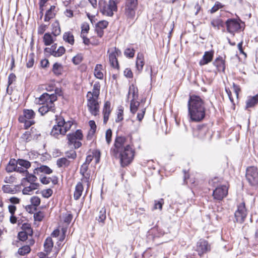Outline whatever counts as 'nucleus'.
Masks as SVG:
<instances>
[{"instance_id": "21", "label": "nucleus", "mask_w": 258, "mask_h": 258, "mask_svg": "<svg viewBox=\"0 0 258 258\" xmlns=\"http://www.w3.org/2000/svg\"><path fill=\"white\" fill-rule=\"evenodd\" d=\"M258 103V94L254 96H249L246 101L245 109L254 107Z\"/></svg>"}, {"instance_id": "32", "label": "nucleus", "mask_w": 258, "mask_h": 258, "mask_svg": "<svg viewBox=\"0 0 258 258\" xmlns=\"http://www.w3.org/2000/svg\"><path fill=\"white\" fill-rule=\"evenodd\" d=\"M102 69V66L101 64H97L96 65L94 70V75L97 78L99 79H102L103 78V74L101 72Z\"/></svg>"}, {"instance_id": "58", "label": "nucleus", "mask_w": 258, "mask_h": 258, "mask_svg": "<svg viewBox=\"0 0 258 258\" xmlns=\"http://www.w3.org/2000/svg\"><path fill=\"white\" fill-rule=\"evenodd\" d=\"M116 1L117 0H109L108 4L107 5L113 12H116L117 10Z\"/></svg>"}, {"instance_id": "56", "label": "nucleus", "mask_w": 258, "mask_h": 258, "mask_svg": "<svg viewBox=\"0 0 258 258\" xmlns=\"http://www.w3.org/2000/svg\"><path fill=\"white\" fill-rule=\"evenodd\" d=\"M65 155L68 158L73 160L75 159L77 157V153L74 150H70L66 152Z\"/></svg>"}, {"instance_id": "33", "label": "nucleus", "mask_w": 258, "mask_h": 258, "mask_svg": "<svg viewBox=\"0 0 258 258\" xmlns=\"http://www.w3.org/2000/svg\"><path fill=\"white\" fill-rule=\"evenodd\" d=\"M37 179V177L33 174H30L27 170H26V177L22 179V181L26 180L28 182H34Z\"/></svg>"}, {"instance_id": "54", "label": "nucleus", "mask_w": 258, "mask_h": 258, "mask_svg": "<svg viewBox=\"0 0 258 258\" xmlns=\"http://www.w3.org/2000/svg\"><path fill=\"white\" fill-rule=\"evenodd\" d=\"M44 214L43 212L39 211L34 214V219L35 221L40 222L44 218Z\"/></svg>"}, {"instance_id": "35", "label": "nucleus", "mask_w": 258, "mask_h": 258, "mask_svg": "<svg viewBox=\"0 0 258 258\" xmlns=\"http://www.w3.org/2000/svg\"><path fill=\"white\" fill-rule=\"evenodd\" d=\"M100 11L103 15L111 17L113 15V11L110 9L108 5H104L101 8Z\"/></svg>"}, {"instance_id": "14", "label": "nucleus", "mask_w": 258, "mask_h": 258, "mask_svg": "<svg viewBox=\"0 0 258 258\" xmlns=\"http://www.w3.org/2000/svg\"><path fill=\"white\" fill-rule=\"evenodd\" d=\"M83 135L81 130H77L75 133L73 134H69L67 135L68 140V144L69 145L73 144L77 140H82Z\"/></svg>"}, {"instance_id": "8", "label": "nucleus", "mask_w": 258, "mask_h": 258, "mask_svg": "<svg viewBox=\"0 0 258 258\" xmlns=\"http://www.w3.org/2000/svg\"><path fill=\"white\" fill-rule=\"evenodd\" d=\"M246 177L251 185H258V169L253 166L248 168Z\"/></svg>"}, {"instance_id": "18", "label": "nucleus", "mask_w": 258, "mask_h": 258, "mask_svg": "<svg viewBox=\"0 0 258 258\" xmlns=\"http://www.w3.org/2000/svg\"><path fill=\"white\" fill-rule=\"evenodd\" d=\"M213 65L216 67L218 72H224L225 69V60L219 56L217 57L213 62Z\"/></svg>"}, {"instance_id": "47", "label": "nucleus", "mask_w": 258, "mask_h": 258, "mask_svg": "<svg viewBox=\"0 0 258 258\" xmlns=\"http://www.w3.org/2000/svg\"><path fill=\"white\" fill-rule=\"evenodd\" d=\"M34 63V54L32 53H30L28 57V61L26 63V67L28 68H31L33 66Z\"/></svg>"}, {"instance_id": "7", "label": "nucleus", "mask_w": 258, "mask_h": 258, "mask_svg": "<svg viewBox=\"0 0 258 258\" xmlns=\"http://www.w3.org/2000/svg\"><path fill=\"white\" fill-rule=\"evenodd\" d=\"M247 212L244 202L237 206V210L234 213L235 221L240 223H243L247 216Z\"/></svg>"}, {"instance_id": "41", "label": "nucleus", "mask_w": 258, "mask_h": 258, "mask_svg": "<svg viewBox=\"0 0 258 258\" xmlns=\"http://www.w3.org/2000/svg\"><path fill=\"white\" fill-rule=\"evenodd\" d=\"M164 203L163 199H160L159 200L154 201V205L153 207V210L159 209L161 210L162 209V206Z\"/></svg>"}, {"instance_id": "43", "label": "nucleus", "mask_w": 258, "mask_h": 258, "mask_svg": "<svg viewBox=\"0 0 258 258\" xmlns=\"http://www.w3.org/2000/svg\"><path fill=\"white\" fill-rule=\"evenodd\" d=\"M52 71L55 75L58 76L61 74V65L55 62L53 65Z\"/></svg>"}, {"instance_id": "64", "label": "nucleus", "mask_w": 258, "mask_h": 258, "mask_svg": "<svg viewBox=\"0 0 258 258\" xmlns=\"http://www.w3.org/2000/svg\"><path fill=\"white\" fill-rule=\"evenodd\" d=\"M24 120L25 121L20 122L24 124V127L25 129L28 128L35 123L33 120L24 119Z\"/></svg>"}, {"instance_id": "38", "label": "nucleus", "mask_w": 258, "mask_h": 258, "mask_svg": "<svg viewBox=\"0 0 258 258\" xmlns=\"http://www.w3.org/2000/svg\"><path fill=\"white\" fill-rule=\"evenodd\" d=\"M49 94L44 93L42 94L39 98V103L41 104H49L48 102Z\"/></svg>"}, {"instance_id": "36", "label": "nucleus", "mask_w": 258, "mask_h": 258, "mask_svg": "<svg viewBox=\"0 0 258 258\" xmlns=\"http://www.w3.org/2000/svg\"><path fill=\"white\" fill-rule=\"evenodd\" d=\"M43 42L45 45H51L54 41L52 36L49 33H46L43 36Z\"/></svg>"}, {"instance_id": "61", "label": "nucleus", "mask_w": 258, "mask_h": 258, "mask_svg": "<svg viewBox=\"0 0 258 258\" xmlns=\"http://www.w3.org/2000/svg\"><path fill=\"white\" fill-rule=\"evenodd\" d=\"M124 55L130 58H132L135 55V50L134 49L126 48L124 52Z\"/></svg>"}, {"instance_id": "34", "label": "nucleus", "mask_w": 258, "mask_h": 258, "mask_svg": "<svg viewBox=\"0 0 258 258\" xmlns=\"http://www.w3.org/2000/svg\"><path fill=\"white\" fill-rule=\"evenodd\" d=\"M140 104V102L136 101V100H131L130 103V111L133 114H135L137 111Z\"/></svg>"}, {"instance_id": "37", "label": "nucleus", "mask_w": 258, "mask_h": 258, "mask_svg": "<svg viewBox=\"0 0 258 258\" xmlns=\"http://www.w3.org/2000/svg\"><path fill=\"white\" fill-rule=\"evenodd\" d=\"M35 170H39L41 172L47 174H49L52 172V170L49 167L46 165H42L39 168H35L34 171V173L35 174L36 173Z\"/></svg>"}, {"instance_id": "49", "label": "nucleus", "mask_w": 258, "mask_h": 258, "mask_svg": "<svg viewBox=\"0 0 258 258\" xmlns=\"http://www.w3.org/2000/svg\"><path fill=\"white\" fill-rule=\"evenodd\" d=\"M83 56L82 54H78L76 56L73 57L72 62L75 64H79L83 60Z\"/></svg>"}, {"instance_id": "50", "label": "nucleus", "mask_w": 258, "mask_h": 258, "mask_svg": "<svg viewBox=\"0 0 258 258\" xmlns=\"http://www.w3.org/2000/svg\"><path fill=\"white\" fill-rule=\"evenodd\" d=\"M123 109L122 106L118 107V111H117V118L115 119V121L116 122H118L123 120Z\"/></svg>"}, {"instance_id": "30", "label": "nucleus", "mask_w": 258, "mask_h": 258, "mask_svg": "<svg viewBox=\"0 0 258 258\" xmlns=\"http://www.w3.org/2000/svg\"><path fill=\"white\" fill-rule=\"evenodd\" d=\"M70 161L65 157L59 158L56 161V165L59 168L67 167L70 165Z\"/></svg>"}, {"instance_id": "62", "label": "nucleus", "mask_w": 258, "mask_h": 258, "mask_svg": "<svg viewBox=\"0 0 258 258\" xmlns=\"http://www.w3.org/2000/svg\"><path fill=\"white\" fill-rule=\"evenodd\" d=\"M81 33L82 35H83L84 34H87L88 33L89 30V25L87 23H84L81 26Z\"/></svg>"}, {"instance_id": "52", "label": "nucleus", "mask_w": 258, "mask_h": 258, "mask_svg": "<svg viewBox=\"0 0 258 258\" xmlns=\"http://www.w3.org/2000/svg\"><path fill=\"white\" fill-rule=\"evenodd\" d=\"M31 204L36 208L40 204L41 200L37 196H33L31 198L30 200Z\"/></svg>"}, {"instance_id": "51", "label": "nucleus", "mask_w": 258, "mask_h": 258, "mask_svg": "<svg viewBox=\"0 0 258 258\" xmlns=\"http://www.w3.org/2000/svg\"><path fill=\"white\" fill-rule=\"evenodd\" d=\"M73 125V122L71 121H66L64 120V124L62 125V128L64 135L71 128Z\"/></svg>"}, {"instance_id": "1", "label": "nucleus", "mask_w": 258, "mask_h": 258, "mask_svg": "<svg viewBox=\"0 0 258 258\" xmlns=\"http://www.w3.org/2000/svg\"><path fill=\"white\" fill-rule=\"evenodd\" d=\"M127 137L116 136L113 146L110 149V154L116 159L119 158L122 167L128 165L133 160L135 151L128 144Z\"/></svg>"}, {"instance_id": "28", "label": "nucleus", "mask_w": 258, "mask_h": 258, "mask_svg": "<svg viewBox=\"0 0 258 258\" xmlns=\"http://www.w3.org/2000/svg\"><path fill=\"white\" fill-rule=\"evenodd\" d=\"M52 27V34L54 36H57L60 34V28L59 22L57 20H56L51 25Z\"/></svg>"}, {"instance_id": "17", "label": "nucleus", "mask_w": 258, "mask_h": 258, "mask_svg": "<svg viewBox=\"0 0 258 258\" xmlns=\"http://www.w3.org/2000/svg\"><path fill=\"white\" fill-rule=\"evenodd\" d=\"M100 84L99 82H96L93 87L92 91H89L87 94V97L92 96L93 98H98L100 94Z\"/></svg>"}, {"instance_id": "60", "label": "nucleus", "mask_w": 258, "mask_h": 258, "mask_svg": "<svg viewBox=\"0 0 258 258\" xmlns=\"http://www.w3.org/2000/svg\"><path fill=\"white\" fill-rule=\"evenodd\" d=\"M219 178L218 177H215L209 181V184L210 185L212 186L213 187H215L216 188L217 186H220L219 185Z\"/></svg>"}, {"instance_id": "63", "label": "nucleus", "mask_w": 258, "mask_h": 258, "mask_svg": "<svg viewBox=\"0 0 258 258\" xmlns=\"http://www.w3.org/2000/svg\"><path fill=\"white\" fill-rule=\"evenodd\" d=\"M108 25V22L107 21H100L96 24V26L101 29H104L106 28Z\"/></svg>"}, {"instance_id": "10", "label": "nucleus", "mask_w": 258, "mask_h": 258, "mask_svg": "<svg viewBox=\"0 0 258 258\" xmlns=\"http://www.w3.org/2000/svg\"><path fill=\"white\" fill-rule=\"evenodd\" d=\"M228 187L225 185L217 186L213 191L212 196L214 200L222 201L228 194Z\"/></svg>"}, {"instance_id": "59", "label": "nucleus", "mask_w": 258, "mask_h": 258, "mask_svg": "<svg viewBox=\"0 0 258 258\" xmlns=\"http://www.w3.org/2000/svg\"><path fill=\"white\" fill-rule=\"evenodd\" d=\"M42 196L45 198H48L51 197L53 194V190L51 188L43 190L41 191Z\"/></svg>"}, {"instance_id": "31", "label": "nucleus", "mask_w": 258, "mask_h": 258, "mask_svg": "<svg viewBox=\"0 0 258 258\" xmlns=\"http://www.w3.org/2000/svg\"><path fill=\"white\" fill-rule=\"evenodd\" d=\"M106 209L104 207L102 208L99 211L98 216L96 218V220L100 223L104 224L106 218Z\"/></svg>"}, {"instance_id": "55", "label": "nucleus", "mask_w": 258, "mask_h": 258, "mask_svg": "<svg viewBox=\"0 0 258 258\" xmlns=\"http://www.w3.org/2000/svg\"><path fill=\"white\" fill-rule=\"evenodd\" d=\"M29 233L25 231H20L18 233V239L22 241H25L28 238V235Z\"/></svg>"}, {"instance_id": "12", "label": "nucleus", "mask_w": 258, "mask_h": 258, "mask_svg": "<svg viewBox=\"0 0 258 258\" xmlns=\"http://www.w3.org/2000/svg\"><path fill=\"white\" fill-rule=\"evenodd\" d=\"M87 106L88 110L92 115L96 116L99 112V105L97 101L98 98L92 96L87 97Z\"/></svg>"}, {"instance_id": "4", "label": "nucleus", "mask_w": 258, "mask_h": 258, "mask_svg": "<svg viewBox=\"0 0 258 258\" xmlns=\"http://www.w3.org/2000/svg\"><path fill=\"white\" fill-rule=\"evenodd\" d=\"M240 22H242V21L239 18L238 19L234 18L228 19L225 22L227 32L234 35L235 32L241 29Z\"/></svg>"}, {"instance_id": "44", "label": "nucleus", "mask_w": 258, "mask_h": 258, "mask_svg": "<svg viewBox=\"0 0 258 258\" xmlns=\"http://www.w3.org/2000/svg\"><path fill=\"white\" fill-rule=\"evenodd\" d=\"M21 139L23 141L27 143L32 139V136L29 132L27 131L22 135Z\"/></svg>"}, {"instance_id": "2", "label": "nucleus", "mask_w": 258, "mask_h": 258, "mask_svg": "<svg viewBox=\"0 0 258 258\" xmlns=\"http://www.w3.org/2000/svg\"><path fill=\"white\" fill-rule=\"evenodd\" d=\"M188 112L190 120L194 122L202 121L206 115L204 101L199 96H190L188 101Z\"/></svg>"}, {"instance_id": "53", "label": "nucleus", "mask_w": 258, "mask_h": 258, "mask_svg": "<svg viewBox=\"0 0 258 258\" xmlns=\"http://www.w3.org/2000/svg\"><path fill=\"white\" fill-rule=\"evenodd\" d=\"M92 156L93 158L95 159V163L96 164L98 163L100 161L101 156L100 151L97 149L93 150L92 152Z\"/></svg>"}, {"instance_id": "29", "label": "nucleus", "mask_w": 258, "mask_h": 258, "mask_svg": "<svg viewBox=\"0 0 258 258\" xmlns=\"http://www.w3.org/2000/svg\"><path fill=\"white\" fill-rule=\"evenodd\" d=\"M17 161L14 159H11L8 165L6 167V171L9 173L14 171L16 167L17 166Z\"/></svg>"}, {"instance_id": "16", "label": "nucleus", "mask_w": 258, "mask_h": 258, "mask_svg": "<svg viewBox=\"0 0 258 258\" xmlns=\"http://www.w3.org/2000/svg\"><path fill=\"white\" fill-rule=\"evenodd\" d=\"M213 55L214 52L213 51H206L202 59L199 62L200 66H202L211 62L213 59Z\"/></svg>"}, {"instance_id": "9", "label": "nucleus", "mask_w": 258, "mask_h": 258, "mask_svg": "<svg viewBox=\"0 0 258 258\" xmlns=\"http://www.w3.org/2000/svg\"><path fill=\"white\" fill-rule=\"evenodd\" d=\"M195 250L199 256H202L211 250V245L207 240L201 239L197 243Z\"/></svg>"}, {"instance_id": "20", "label": "nucleus", "mask_w": 258, "mask_h": 258, "mask_svg": "<svg viewBox=\"0 0 258 258\" xmlns=\"http://www.w3.org/2000/svg\"><path fill=\"white\" fill-rule=\"evenodd\" d=\"M49 111H51L52 112L54 113L55 111V106L49 104H43V105L39 107V108L38 109V112L40 113L41 115H45L46 113H47Z\"/></svg>"}, {"instance_id": "42", "label": "nucleus", "mask_w": 258, "mask_h": 258, "mask_svg": "<svg viewBox=\"0 0 258 258\" xmlns=\"http://www.w3.org/2000/svg\"><path fill=\"white\" fill-rule=\"evenodd\" d=\"M17 163L21 167L25 168L26 170L31 166V163L29 161L22 159H19L17 160Z\"/></svg>"}, {"instance_id": "5", "label": "nucleus", "mask_w": 258, "mask_h": 258, "mask_svg": "<svg viewBox=\"0 0 258 258\" xmlns=\"http://www.w3.org/2000/svg\"><path fill=\"white\" fill-rule=\"evenodd\" d=\"M55 121L56 124L53 126L50 135L55 138H58L59 135H64L62 128V125L64 123V119L61 116L55 115Z\"/></svg>"}, {"instance_id": "19", "label": "nucleus", "mask_w": 258, "mask_h": 258, "mask_svg": "<svg viewBox=\"0 0 258 258\" xmlns=\"http://www.w3.org/2000/svg\"><path fill=\"white\" fill-rule=\"evenodd\" d=\"M57 10L55 6H51L49 10H48L45 15L44 21L45 22H49L50 20L55 17Z\"/></svg>"}, {"instance_id": "25", "label": "nucleus", "mask_w": 258, "mask_h": 258, "mask_svg": "<svg viewBox=\"0 0 258 258\" xmlns=\"http://www.w3.org/2000/svg\"><path fill=\"white\" fill-rule=\"evenodd\" d=\"M211 24L214 29L217 30H219L221 27H224L225 25L223 21L220 18L213 19L211 22Z\"/></svg>"}, {"instance_id": "48", "label": "nucleus", "mask_w": 258, "mask_h": 258, "mask_svg": "<svg viewBox=\"0 0 258 258\" xmlns=\"http://www.w3.org/2000/svg\"><path fill=\"white\" fill-rule=\"evenodd\" d=\"M110 102L109 101H107L104 103L103 113V114H110Z\"/></svg>"}, {"instance_id": "24", "label": "nucleus", "mask_w": 258, "mask_h": 258, "mask_svg": "<svg viewBox=\"0 0 258 258\" xmlns=\"http://www.w3.org/2000/svg\"><path fill=\"white\" fill-rule=\"evenodd\" d=\"M53 246V242L51 237H48L44 243V251L47 254H49L52 250Z\"/></svg>"}, {"instance_id": "3", "label": "nucleus", "mask_w": 258, "mask_h": 258, "mask_svg": "<svg viewBox=\"0 0 258 258\" xmlns=\"http://www.w3.org/2000/svg\"><path fill=\"white\" fill-rule=\"evenodd\" d=\"M138 5V0H126L125 3L124 14L126 23L132 26L135 22L136 12Z\"/></svg>"}, {"instance_id": "6", "label": "nucleus", "mask_w": 258, "mask_h": 258, "mask_svg": "<svg viewBox=\"0 0 258 258\" xmlns=\"http://www.w3.org/2000/svg\"><path fill=\"white\" fill-rule=\"evenodd\" d=\"M193 135L194 137H197L201 140H208L210 141L212 137L208 127L206 125L199 126L198 127L194 130Z\"/></svg>"}, {"instance_id": "23", "label": "nucleus", "mask_w": 258, "mask_h": 258, "mask_svg": "<svg viewBox=\"0 0 258 258\" xmlns=\"http://www.w3.org/2000/svg\"><path fill=\"white\" fill-rule=\"evenodd\" d=\"M144 55L142 53H138L136 60V68L139 72H141L144 65Z\"/></svg>"}, {"instance_id": "40", "label": "nucleus", "mask_w": 258, "mask_h": 258, "mask_svg": "<svg viewBox=\"0 0 258 258\" xmlns=\"http://www.w3.org/2000/svg\"><path fill=\"white\" fill-rule=\"evenodd\" d=\"M2 190L5 193H10L11 194H14L17 191L16 186L14 188H12L8 184L4 185L2 186Z\"/></svg>"}, {"instance_id": "39", "label": "nucleus", "mask_w": 258, "mask_h": 258, "mask_svg": "<svg viewBox=\"0 0 258 258\" xmlns=\"http://www.w3.org/2000/svg\"><path fill=\"white\" fill-rule=\"evenodd\" d=\"M31 248L29 245H24L19 248L18 253L21 255H25L30 252Z\"/></svg>"}, {"instance_id": "22", "label": "nucleus", "mask_w": 258, "mask_h": 258, "mask_svg": "<svg viewBox=\"0 0 258 258\" xmlns=\"http://www.w3.org/2000/svg\"><path fill=\"white\" fill-rule=\"evenodd\" d=\"M83 186L81 182L77 183L75 187V190L74 193V198L75 200H79L82 196L83 191Z\"/></svg>"}, {"instance_id": "13", "label": "nucleus", "mask_w": 258, "mask_h": 258, "mask_svg": "<svg viewBox=\"0 0 258 258\" xmlns=\"http://www.w3.org/2000/svg\"><path fill=\"white\" fill-rule=\"evenodd\" d=\"M57 44H53L50 47H46L44 49L46 53H49L54 57H60L62 56L66 52V49L63 46H60L56 50Z\"/></svg>"}, {"instance_id": "15", "label": "nucleus", "mask_w": 258, "mask_h": 258, "mask_svg": "<svg viewBox=\"0 0 258 258\" xmlns=\"http://www.w3.org/2000/svg\"><path fill=\"white\" fill-rule=\"evenodd\" d=\"M35 113L32 109H25L23 111V115L19 116L18 120L19 122L25 121L24 119L32 120L34 118Z\"/></svg>"}, {"instance_id": "11", "label": "nucleus", "mask_w": 258, "mask_h": 258, "mask_svg": "<svg viewBox=\"0 0 258 258\" xmlns=\"http://www.w3.org/2000/svg\"><path fill=\"white\" fill-rule=\"evenodd\" d=\"M110 51L111 52L109 54L110 63L111 67L113 68L118 69L119 64L117 57L121 55V52L119 49L116 47H114L113 49L108 50V52H109Z\"/></svg>"}, {"instance_id": "45", "label": "nucleus", "mask_w": 258, "mask_h": 258, "mask_svg": "<svg viewBox=\"0 0 258 258\" xmlns=\"http://www.w3.org/2000/svg\"><path fill=\"white\" fill-rule=\"evenodd\" d=\"M224 7V5L219 2H216L214 6L211 8L210 10V13L211 14H213L216 12L220 9L223 8Z\"/></svg>"}, {"instance_id": "57", "label": "nucleus", "mask_w": 258, "mask_h": 258, "mask_svg": "<svg viewBox=\"0 0 258 258\" xmlns=\"http://www.w3.org/2000/svg\"><path fill=\"white\" fill-rule=\"evenodd\" d=\"M112 132L111 129H108L105 134V139L106 143L109 145L111 142Z\"/></svg>"}, {"instance_id": "46", "label": "nucleus", "mask_w": 258, "mask_h": 258, "mask_svg": "<svg viewBox=\"0 0 258 258\" xmlns=\"http://www.w3.org/2000/svg\"><path fill=\"white\" fill-rule=\"evenodd\" d=\"M22 229H23V231L27 232V233H29V235H32L33 234V230L31 228V225L29 223H24L22 224Z\"/></svg>"}, {"instance_id": "26", "label": "nucleus", "mask_w": 258, "mask_h": 258, "mask_svg": "<svg viewBox=\"0 0 258 258\" xmlns=\"http://www.w3.org/2000/svg\"><path fill=\"white\" fill-rule=\"evenodd\" d=\"M63 40L72 45L74 44V37L71 32H66L63 34Z\"/></svg>"}, {"instance_id": "27", "label": "nucleus", "mask_w": 258, "mask_h": 258, "mask_svg": "<svg viewBox=\"0 0 258 258\" xmlns=\"http://www.w3.org/2000/svg\"><path fill=\"white\" fill-rule=\"evenodd\" d=\"M132 94V99L137 100L138 98V88L132 84L129 87L128 92V97L129 96Z\"/></svg>"}]
</instances>
